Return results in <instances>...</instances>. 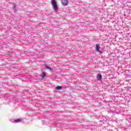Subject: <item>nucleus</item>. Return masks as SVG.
Returning a JSON list of instances; mask_svg holds the SVG:
<instances>
[{"instance_id":"f257e3e1","label":"nucleus","mask_w":131,"mask_h":131,"mask_svg":"<svg viewBox=\"0 0 131 131\" xmlns=\"http://www.w3.org/2000/svg\"><path fill=\"white\" fill-rule=\"evenodd\" d=\"M51 4L52 6V8L54 11H58L59 8L57 5V2H56V0H51Z\"/></svg>"},{"instance_id":"f03ea898","label":"nucleus","mask_w":131,"mask_h":131,"mask_svg":"<svg viewBox=\"0 0 131 131\" xmlns=\"http://www.w3.org/2000/svg\"><path fill=\"white\" fill-rule=\"evenodd\" d=\"M61 2L63 6H68V3H69L68 0H61Z\"/></svg>"},{"instance_id":"7ed1b4c3","label":"nucleus","mask_w":131,"mask_h":131,"mask_svg":"<svg viewBox=\"0 0 131 131\" xmlns=\"http://www.w3.org/2000/svg\"><path fill=\"white\" fill-rule=\"evenodd\" d=\"M97 80H102L103 79V76L101 74H98L96 76Z\"/></svg>"},{"instance_id":"20e7f679","label":"nucleus","mask_w":131,"mask_h":131,"mask_svg":"<svg viewBox=\"0 0 131 131\" xmlns=\"http://www.w3.org/2000/svg\"><path fill=\"white\" fill-rule=\"evenodd\" d=\"M96 51H100V46L99 45H96Z\"/></svg>"},{"instance_id":"39448f33","label":"nucleus","mask_w":131,"mask_h":131,"mask_svg":"<svg viewBox=\"0 0 131 131\" xmlns=\"http://www.w3.org/2000/svg\"><path fill=\"white\" fill-rule=\"evenodd\" d=\"M13 9L14 10V13L16 12V11H17V9L16 8V5H14L13 6Z\"/></svg>"},{"instance_id":"423d86ee","label":"nucleus","mask_w":131,"mask_h":131,"mask_svg":"<svg viewBox=\"0 0 131 131\" xmlns=\"http://www.w3.org/2000/svg\"><path fill=\"white\" fill-rule=\"evenodd\" d=\"M61 89H62L61 86H57L56 87V90H61Z\"/></svg>"},{"instance_id":"0eeeda50","label":"nucleus","mask_w":131,"mask_h":131,"mask_svg":"<svg viewBox=\"0 0 131 131\" xmlns=\"http://www.w3.org/2000/svg\"><path fill=\"white\" fill-rule=\"evenodd\" d=\"M20 121H21V119L14 120V122H20Z\"/></svg>"},{"instance_id":"6e6552de","label":"nucleus","mask_w":131,"mask_h":131,"mask_svg":"<svg viewBox=\"0 0 131 131\" xmlns=\"http://www.w3.org/2000/svg\"><path fill=\"white\" fill-rule=\"evenodd\" d=\"M41 77H42V78H44V77H46V73L42 74Z\"/></svg>"},{"instance_id":"1a4fd4ad","label":"nucleus","mask_w":131,"mask_h":131,"mask_svg":"<svg viewBox=\"0 0 131 131\" xmlns=\"http://www.w3.org/2000/svg\"><path fill=\"white\" fill-rule=\"evenodd\" d=\"M45 68H47V69H49V70H52V69H51L50 67L46 66Z\"/></svg>"}]
</instances>
